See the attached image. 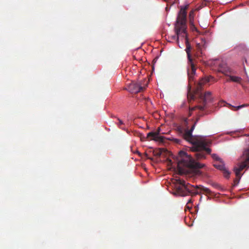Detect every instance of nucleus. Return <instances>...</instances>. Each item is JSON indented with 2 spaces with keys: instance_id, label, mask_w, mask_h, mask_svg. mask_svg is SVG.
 Masks as SVG:
<instances>
[{
  "instance_id": "28",
  "label": "nucleus",
  "mask_w": 249,
  "mask_h": 249,
  "mask_svg": "<svg viewBox=\"0 0 249 249\" xmlns=\"http://www.w3.org/2000/svg\"><path fill=\"white\" fill-rule=\"evenodd\" d=\"M195 107L192 108L191 109H190V112H191V111H192L194 110L195 109Z\"/></svg>"
},
{
  "instance_id": "7",
  "label": "nucleus",
  "mask_w": 249,
  "mask_h": 249,
  "mask_svg": "<svg viewBox=\"0 0 249 249\" xmlns=\"http://www.w3.org/2000/svg\"><path fill=\"white\" fill-rule=\"evenodd\" d=\"M147 84V82L146 84H142V82H132L128 86V90L132 93H136L143 90Z\"/></svg>"
},
{
  "instance_id": "1",
  "label": "nucleus",
  "mask_w": 249,
  "mask_h": 249,
  "mask_svg": "<svg viewBox=\"0 0 249 249\" xmlns=\"http://www.w3.org/2000/svg\"><path fill=\"white\" fill-rule=\"evenodd\" d=\"M188 7V4L181 7L180 11L178 13L177 20L175 25L176 35L173 36L172 38L173 39H177V41L178 40L179 36L185 38V43L186 46L185 51L187 55V63L188 64H191L192 65V63H195V62L194 60L192 58L191 56V46L188 41L186 30V10Z\"/></svg>"
},
{
  "instance_id": "26",
  "label": "nucleus",
  "mask_w": 249,
  "mask_h": 249,
  "mask_svg": "<svg viewBox=\"0 0 249 249\" xmlns=\"http://www.w3.org/2000/svg\"><path fill=\"white\" fill-rule=\"evenodd\" d=\"M160 128H158L157 131L156 132H155V133H158V135H159L160 134Z\"/></svg>"
},
{
  "instance_id": "19",
  "label": "nucleus",
  "mask_w": 249,
  "mask_h": 249,
  "mask_svg": "<svg viewBox=\"0 0 249 249\" xmlns=\"http://www.w3.org/2000/svg\"><path fill=\"white\" fill-rule=\"evenodd\" d=\"M178 131L179 132V133L181 134H182V133H183V132L184 131V130H183V129L181 127V126H179L178 127Z\"/></svg>"
},
{
  "instance_id": "12",
  "label": "nucleus",
  "mask_w": 249,
  "mask_h": 249,
  "mask_svg": "<svg viewBox=\"0 0 249 249\" xmlns=\"http://www.w3.org/2000/svg\"><path fill=\"white\" fill-rule=\"evenodd\" d=\"M225 75L229 76L230 79L227 80V81H232L236 83H240L242 81V78L238 76L229 75L228 74L225 73Z\"/></svg>"
},
{
  "instance_id": "21",
  "label": "nucleus",
  "mask_w": 249,
  "mask_h": 249,
  "mask_svg": "<svg viewBox=\"0 0 249 249\" xmlns=\"http://www.w3.org/2000/svg\"><path fill=\"white\" fill-rule=\"evenodd\" d=\"M197 107H198L200 110H203L205 108V105L204 104L203 106H199ZM196 108H197V107H196Z\"/></svg>"
},
{
  "instance_id": "8",
  "label": "nucleus",
  "mask_w": 249,
  "mask_h": 249,
  "mask_svg": "<svg viewBox=\"0 0 249 249\" xmlns=\"http://www.w3.org/2000/svg\"><path fill=\"white\" fill-rule=\"evenodd\" d=\"M196 68L195 63L188 64L187 74L188 77L189 86H191L192 83L194 82V77L196 75Z\"/></svg>"
},
{
  "instance_id": "10",
  "label": "nucleus",
  "mask_w": 249,
  "mask_h": 249,
  "mask_svg": "<svg viewBox=\"0 0 249 249\" xmlns=\"http://www.w3.org/2000/svg\"><path fill=\"white\" fill-rule=\"evenodd\" d=\"M149 138H150L149 140H153L162 142H164L165 140L164 137L159 136L158 133H154V132H150L147 134V139H149Z\"/></svg>"
},
{
  "instance_id": "3",
  "label": "nucleus",
  "mask_w": 249,
  "mask_h": 249,
  "mask_svg": "<svg viewBox=\"0 0 249 249\" xmlns=\"http://www.w3.org/2000/svg\"><path fill=\"white\" fill-rule=\"evenodd\" d=\"M177 167L180 174L185 172V168L197 170L202 168L204 164L196 162L195 160L184 151H180L176 157Z\"/></svg>"
},
{
  "instance_id": "15",
  "label": "nucleus",
  "mask_w": 249,
  "mask_h": 249,
  "mask_svg": "<svg viewBox=\"0 0 249 249\" xmlns=\"http://www.w3.org/2000/svg\"><path fill=\"white\" fill-rule=\"evenodd\" d=\"M231 107V109H233L232 108H234L233 110H237L243 107H247L248 106H249V104H243L242 105H241V106H237V107H234V106H231L230 105Z\"/></svg>"
},
{
  "instance_id": "24",
  "label": "nucleus",
  "mask_w": 249,
  "mask_h": 249,
  "mask_svg": "<svg viewBox=\"0 0 249 249\" xmlns=\"http://www.w3.org/2000/svg\"><path fill=\"white\" fill-rule=\"evenodd\" d=\"M173 140L174 142H176L177 143H179L180 142V140L178 139H174Z\"/></svg>"
},
{
  "instance_id": "16",
  "label": "nucleus",
  "mask_w": 249,
  "mask_h": 249,
  "mask_svg": "<svg viewBox=\"0 0 249 249\" xmlns=\"http://www.w3.org/2000/svg\"><path fill=\"white\" fill-rule=\"evenodd\" d=\"M222 171H223V175H224V177L226 178H229L230 177V174L229 171H228L226 169V168H225V169L223 170Z\"/></svg>"
},
{
  "instance_id": "23",
  "label": "nucleus",
  "mask_w": 249,
  "mask_h": 249,
  "mask_svg": "<svg viewBox=\"0 0 249 249\" xmlns=\"http://www.w3.org/2000/svg\"><path fill=\"white\" fill-rule=\"evenodd\" d=\"M213 187H214L215 188H218L219 187V185L218 184H216V183H213Z\"/></svg>"
},
{
  "instance_id": "14",
  "label": "nucleus",
  "mask_w": 249,
  "mask_h": 249,
  "mask_svg": "<svg viewBox=\"0 0 249 249\" xmlns=\"http://www.w3.org/2000/svg\"><path fill=\"white\" fill-rule=\"evenodd\" d=\"M194 16H195V12L194 10H192L190 12L189 15V22H194Z\"/></svg>"
},
{
  "instance_id": "2",
  "label": "nucleus",
  "mask_w": 249,
  "mask_h": 249,
  "mask_svg": "<svg viewBox=\"0 0 249 249\" xmlns=\"http://www.w3.org/2000/svg\"><path fill=\"white\" fill-rule=\"evenodd\" d=\"M197 121L198 119H196L190 130H188V128L184 130V131L182 134V137L184 140L192 144L193 145L191 149H192L193 150H198L204 149L206 150L208 154H210L211 152V149L207 147L210 145L211 141L202 136H194L192 135V132L195 128Z\"/></svg>"
},
{
  "instance_id": "22",
  "label": "nucleus",
  "mask_w": 249,
  "mask_h": 249,
  "mask_svg": "<svg viewBox=\"0 0 249 249\" xmlns=\"http://www.w3.org/2000/svg\"><path fill=\"white\" fill-rule=\"evenodd\" d=\"M117 120L119 121L118 125L119 126H120V125H122V124H124L123 122L121 120H120L119 118H117Z\"/></svg>"
},
{
  "instance_id": "9",
  "label": "nucleus",
  "mask_w": 249,
  "mask_h": 249,
  "mask_svg": "<svg viewBox=\"0 0 249 249\" xmlns=\"http://www.w3.org/2000/svg\"><path fill=\"white\" fill-rule=\"evenodd\" d=\"M192 187H190V191L191 192H188V195L189 194H190L192 196H195L196 195H199L200 193H199L198 191H195V192H192V190H191V188ZM195 188L196 189H199L201 191H203L204 194H206L207 195H211L212 192L208 188L205 187L203 186L202 185H199V186H194Z\"/></svg>"
},
{
  "instance_id": "18",
  "label": "nucleus",
  "mask_w": 249,
  "mask_h": 249,
  "mask_svg": "<svg viewBox=\"0 0 249 249\" xmlns=\"http://www.w3.org/2000/svg\"><path fill=\"white\" fill-rule=\"evenodd\" d=\"M212 156V158L216 161V162L219 161L221 160L216 154H213Z\"/></svg>"
},
{
  "instance_id": "4",
  "label": "nucleus",
  "mask_w": 249,
  "mask_h": 249,
  "mask_svg": "<svg viewBox=\"0 0 249 249\" xmlns=\"http://www.w3.org/2000/svg\"><path fill=\"white\" fill-rule=\"evenodd\" d=\"M210 81L209 77L202 78L197 84L194 94L189 92L187 95L188 99L189 101L194 100L196 96L198 97L205 105L207 102L211 100V92L207 91L204 94L201 92L203 86Z\"/></svg>"
},
{
  "instance_id": "11",
  "label": "nucleus",
  "mask_w": 249,
  "mask_h": 249,
  "mask_svg": "<svg viewBox=\"0 0 249 249\" xmlns=\"http://www.w3.org/2000/svg\"><path fill=\"white\" fill-rule=\"evenodd\" d=\"M191 149L193 151L196 152V153L195 155V156L196 157V159L198 160L203 159L206 158L205 155L204 153V151H206V153L208 154L206 150L204 149H200L198 150H193L192 149Z\"/></svg>"
},
{
  "instance_id": "17",
  "label": "nucleus",
  "mask_w": 249,
  "mask_h": 249,
  "mask_svg": "<svg viewBox=\"0 0 249 249\" xmlns=\"http://www.w3.org/2000/svg\"><path fill=\"white\" fill-rule=\"evenodd\" d=\"M190 29L192 31H196V28L195 27L194 22H189Z\"/></svg>"
},
{
  "instance_id": "20",
  "label": "nucleus",
  "mask_w": 249,
  "mask_h": 249,
  "mask_svg": "<svg viewBox=\"0 0 249 249\" xmlns=\"http://www.w3.org/2000/svg\"><path fill=\"white\" fill-rule=\"evenodd\" d=\"M192 203V199H190L188 200L187 203V205H186V206L188 208V209H190L191 208L192 206H190V204Z\"/></svg>"
},
{
  "instance_id": "13",
  "label": "nucleus",
  "mask_w": 249,
  "mask_h": 249,
  "mask_svg": "<svg viewBox=\"0 0 249 249\" xmlns=\"http://www.w3.org/2000/svg\"><path fill=\"white\" fill-rule=\"evenodd\" d=\"M214 166L216 167V168L222 171L223 170L225 169V167L224 165V164L223 163V161L221 160L219 161H217V162L213 164Z\"/></svg>"
},
{
  "instance_id": "27",
  "label": "nucleus",
  "mask_w": 249,
  "mask_h": 249,
  "mask_svg": "<svg viewBox=\"0 0 249 249\" xmlns=\"http://www.w3.org/2000/svg\"><path fill=\"white\" fill-rule=\"evenodd\" d=\"M161 154V151H160L159 152H158L157 154V155L159 156H160V155Z\"/></svg>"
},
{
  "instance_id": "6",
  "label": "nucleus",
  "mask_w": 249,
  "mask_h": 249,
  "mask_svg": "<svg viewBox=\"0 0 249 249\" xmlns=\"http://www.w3.org/2000/svg\"><path fill=\"white\" fill-rule=\"evenodd\" d=\"M178 183L179 186H177L175 191V194L178 195L184 196L188 195V192H191L190 187H194V185H192L189 183L186 184L183 180H178Z\"/></svg>"
},
{
  "instance_id": "25",
  "label": "nucleus",
  "mask_w": 249,
  "mask_h": 249,
  "mask_svg": "<svg viewBox=\"0 0 249 249\" xmlns=\"http://www.w3.org/2000/svg\"><path fill=\"white\" fill-rule=\"evenodd\" d=\"M197 49L199 51L200 49V45L199 44H197L196 45Z\"/></svg>"
},
{
  "instance_id": "5",
  "label": "nucleus",
  "mask_w": 249,
  "mask_h": 249,
  "mask_svg": "<svg viewBox=\"0 0 249 249\" xmlns=\"http://www.w3.org/2000/svg\"><path fill=\"white\" fill-rule=\"evenodd\" d=\"M248 147L245 150L243 154V159L244 161L239 164L238 167L234 168V171L236 176V178L234 180V186L237 185L240 181L241 177L240 172L245 168L249 166V136L248 139Z\"/></svg>"
}]
</instances>
